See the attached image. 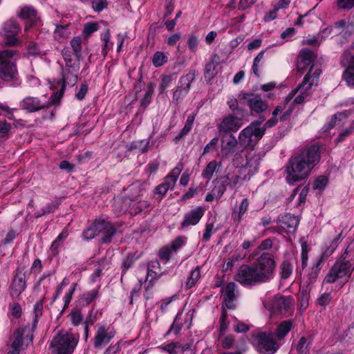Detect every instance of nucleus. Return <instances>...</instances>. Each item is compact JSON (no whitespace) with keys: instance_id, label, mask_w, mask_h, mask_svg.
Here are the masks:
<instances>
[{"instance_id":"obj_62","label":"nucleus","mask_w":354,"mask_h":354,"mask_svg":"<svg viewBox=\"0 0 354 354\" xmlns=\"http://www.w3.org/2000/svg\"><path fill=\"white\" fill-rule=\"evenodd\" d=\"M337 6L342 10H351L354 8V0H337Z\"/></svg>"},{"instance_id":"obj_64","label":"nucleus","mask_w":354,"mask_h":354,"mask_svg":"<svg viewBox=\"0 0 354 354\" xmlns=\"http://www.w3.org/2000/svg\"><path fill=\"white\" fill-rule=\"evenodd\" d=\"M98 29V24L95 22H89L85 24L83 32L85 35L88 36L97 31Z\"/></svg>"},{"instance_id":"obj_14","label":"nucleus","mask_w":354,"mask_h":354,"mask_svg":"<svg viewBox=\"0 0 354 354\" xmlns=\"http://www.w3.org/2000/svg\"><path fill=\"white\" fill-rule=\"evenodd\" d=\"M322 73V70L316 68L314 71L311 67L308 73L304 76L302 82L298 86L296 89L292 90L287 97V102L290 100L298 92L307 93L309 96L311 93L312 86L317 85L319 80V77Z\"/></svg>"},{"instance_id":"obj_22","label":"nucleus","mask_w":354,"mask_h":354,"mask_svg":"<svg viewBox=\"0 0 354 354\" xmlns=\"http://www.w3.org/2000/svg\"><path fill=\"white\" fill-rule=\"evenodd\" d=\"M242 100L250 107L252 114L262 113L268 109L267 103L258 95L245 93L243 94Z\"/></svg>"},{"instance_id":"obj_35","label":"nucleus","mask_w":354,"mask_h":354,"mask_svg":"<svg viewBox=\"0 0 354 354\" xmlns=\"http://www.w3.org/2000/svg\"><path fill=\"white\" fill-rule=\"evenodd\" d=\"M348 116L347 112H340L333 115L331 119L326 123V124L323 127V130L324 132L329 131L331 129L337 125V122L342 121L344 119H346Z\"/></svg>"},{"instance_id":"obj_17","label":"nucleus","mask_w":354,"mask_h":354,"mask_svg":"<svg viewBox=\"0 0 354 354\" xmlns=\"http://www.w3.org/2000/svg\"><path fill=\"white\" fill-rule=\"evenodd\" d=\"M239 147L236 138L232 134L223 136L221 143L222 158H234L239 153Z\"/></svg>"},{"instance_id":"obj_9","label":"nucleus","mask_w":354,"mask_h":354,"mask_svg":"<svg viewBox=\"0 0 354 354\" xmlns=\"http://www.w3.org/2000/svg\"><path fill=\"white\" fill-rule=\"evenodd\" d=\"M263 120H257L243 129L239 135V142L244 146H254L264 135L265 128L261 127Z\"/></svg>"},{"instance_id":"obj_15","label":"nucleus","mask_w":354,"mask_h":354,"mask_svg":"<svg viewBox=\"0 0 354 354\" xmlns=\"http://www.w3.org/2000/svg\"><path fill=\"white\" fill-rule=\"evenodd\" d=\"M195 72L190 71L185 75L182 76L178 81V86L173 93V101L178 104L188 94L190 90L191 84L195 80Z\"/></svg>"},{"instance_id":"obj_19","label":"nucleus","mask_w":354,"mask_h":354,"mask_svg":"<svg viewBox=\"0 0 354 354\" xmlns=\"http://www.w3.org/2000/svg\"><path fill=\"white\" fill-rule=\"evenodd\" d=\"M243 124V117L231 113L224 117L218 126L219 132L229 133L237 131Z\"/></svg>"},{"instance_id":"obj_51","label":"nucleus","mask_w":354,"mask_h":354,"mask_svg":"<svg viewBox=\"0 0 354 354\" xmlns=\"http://www.w3.org/2000/svg\"><path fill=\"white\" fill-rule=\"evenodd\" d=\"M265 52V50H261L254 59L252 70L254 74L257 76H259V67L261 65V61L263 59Z\"/></svg>"},{"instance_id":"obj_45","label":"nucleus","mask_w":354,"mask_h":354,"mask_svg":"<svg viewBox=\"0 0 354 354\" xmlns=\"http://www.w3.org/2000/svg\"><path fill=\"white\" fill-rule=\"evenodd\" d=\"M149 145V140H140L133 142L130 145L131 150H138L139 152L143 153L148 151Z\"/></svg>"},{"instance_id":"obj_13","label":"nucleus","mask_w":354,"mask_h":354,"mask_svg":"<svg viewBox=\"0 0 354 354\" xmlns=\"http://www.w3.org/2000/svg\"><path fill=\"white\" fill-rule=\"evenodd\" d=\"M277 227H270L268 230L272 233H294L299 224V218L290 213L281 214L277 217Z\"/></svg>"},{"instance_id":"obj_46","label":"nucleus","mask_w":354,"mask_h":354,"mask_svg":"<svg viewBox=\"0 0 354 354\" xmlns=\"http://www.w3.org/2000/svg\"><path fill=\"white\" fill-rule=\"evenodd\" d=\"M344 80L349 86H354V65L347 67L342 74Z\"/></svg>"},{"instance_id":"obj_42","label":"nucleus","mask_w":354,"mask_h":354,"mask_svg":"<svg viewBox=\"0 0 354 354\" xmlns=\"http://www.w3.org/2000/svg\"><path fill=\"white\" fill-rule=\"evenodd\" d=\"M217 61L210 60L205 68V78L211 80L216 75Z\"/></svg>"},{"instance_id":"obj_4","label":"nucleus","mask_w":354,"mask_h":354,"mask_svg":"<svg viewBox=\"0 0 354 354\" xmlns=\"http://www.w3.org/2000/svg\"><path fill=\"white\" fill-rule=\"evenodd\" d=\"M116 232L115 227L104 217L96 218L93 222L82 232L83 239L90 241L101 234L103 243H110Z\"/></svg>"},{"instance_id":"obj_38","label":"nucleus","mask_w":354,"mask_h":354,"mask_svg":"<svg viewBox=\"0 0 354 354\" xmlns=\"http://www.w3.org/2000/svg\"><path fill=\"white\" fill-rule=\"evenodd\" d=\"M70 32L68 30V25L66 26H56L54 30V38L59 42H62L64 39L68 37Z\"/></svg>"},{"instance_id":"obj_36","label":"nucleus","mask_w":354,"mask_h":354,"mask_svg":"<svg viewBox=\"0 0 354 354\" xmlns=\"http://www.w3.org/2000/svg\"><path fill=\"white\" fill-rule=\"evenodd\" d=\"M101 39L102 41V54L105 57L113 46V43L111 41V33L109 29L102 35Z\"/></svg>"},{"instance_id":"obj_54","label":"nucleus","mask_w":354,"mask_h":354,"mask_svg":"<svg viewBox=\"0 0 354 354\" xmlns=\"http://www.w3.org/2000/svg\"><path fill=\"white\" fill-rule=\"evenodd\" d=\"M298 354H308L309 352V343L306 337H302L297 344Z\"/></svg>"},{"instance_id":"obj_49","label":"nucleus","mask_w":354,"mask_h":354,"mask_svg":"<svg viewBox=\"0 0 354 354\" xmlns=\"http://www.w3.org/2000/svg\"><path fill=\"white\" fill-rule=\"evenodd\" d=\"M71 46L74 51L75 55L79 59L82 56V40L80 37H74L71 41Z\"/></svg>"},{"instance_id":"obj_30","label":"nucleus","mask_w":354,"mask_h":354,"mask_svg":"<svg viewBox=\"0 0 354 354\" xmlns=\"http://www.w3.org/2000/svg\"><path fill=\"white\" fill-rule=\"evenodd\" d=\"M160 349L169 354H178L183 352L188 348V345H182L178 342H171L169 344H163L160 347Z\"/></svg>"},{"instance_id":"obj_32","label":"nucleus","mask_w":354,"mask_h":354,"mask_svg":"<svg viewBox=\"0 0 354 354\" xmlns=\"http://www.w3.org/2000/svg\"><path fill=\"white\" fill-rule=\"evenodd\" d=\"M220 167H221V162H218L215 160L210 161L203 170L201 176L203 178L207 179L208 181L210 180L212 178L214 172Z\"/></svg>"},{"instance_id":"obj_23","label":"nucleus","mask_w":354,"mask_h":354,"mask_svg":"<svg viewBox=\"0 0 354 354\" xmlns=\"http://www.w3.org/2000/svg\"><path fill=\"white\" fill-rule=\"evenodd\" d=\"M26 288L25 274L18 269L9 287V293L12 298H18Z\"/></svg>"},{"instance_id":"obj_60","label":"nucleus","mask_w":354,"mask_h":354,"mask_svg":"<svg viewBox=\"0 0 354 354\" xmlns=\"http://www.w3.org/2000/svg\"><path fill=\"white\" fill-rule=\"evenodd\" d=\"M173 252L171 249L168 245H166L160 250L158 256L161 260L167 262Z\"/></svg>"},{"instance_id":"obj_3","label":"nucleus","mask_w":354,"mask_h":354,"mask_svg":"<svg viewBox=\"0 0 354 354\" xmlns=\"http://www.w3.org/2000/svg\"><path fill=\"white\" fill-rule=\"evenodd\" d=\"M265 156L264 152H256L251 150L244 154H236L232 158L233 165L241 169L244 178L250 179L259 171L260 162Z\"/></svg>"},{"instance_id":"obj_29","label":"nucleus","mask_w":354,"mask_h":354,"mask_svg":"<svg viewBox=\"0 0 354 354\" xmlns=\"http://www.w3.org/2000/svg\"><path fill=\"white\" fill-rule=\"evenodd\" d=\"M293 327V322L292 320H285L281 322L276 328L275 337L279 342H282L283 338L289 333Z\"/></svg>"},{"instance_id":"obj_43","label":"nucleus","mask_w":354,"mask_h":354,"mask_svg":"<svg viewBox=\"0 0 354 354\" xmlns=\"http://www.w3.org/2000/svg\"><path fill=\"white\" fill-rule=\"evenodd\" d=\"M174 74L164 75L160 77V84L159 86L160 93H163L165 89L171 86L176 80Z\"/></svg>"},{"instance_id":"obj_55","label":"nucleus","mask_w":354,"mask_h":354,"mask_svg":"<svg viewBox=\"0 0 354 354\" xmlns=\"http://www.w3.org/2000/svg\"><path fill=\"white\" fill-rule=\"evenodd\" d=\"M107 6V0H91V7L96 12H102Z\"/></svg>"},{"instance_id":"obj_48","label":"nucleus","mask_w":354,"mask_h":354,"mask_svg":"<svg viewBox=\"0 0 354 354\" xmlns=\"http://www.w3.org/2000/svg\"><path fill=\"white\" fill-rule=\"evenodd\" d=\"M71 324L74 326L80 325L84 320V317L79 310H72L69 314Z\"/></svg>"},{"instance_id":"obj_10","label":"nucleus","mask_w":354,"mask_h":354,"mask_svg":"<svg viewBox=\"0 0 354 354\" xmlns=\"http://www.w3.org/2000/svg\"><path fill=\"white\" fill-rule=\"evenodd\" d=\"M183 168V163L182 162H179L164 178V182L155 187L153 194L158 201H160L168 190L174 189L178 176Z\"/></svg>"},{"instance_id":"obj_12","label":"nucleus","mask_w":354,"mask_h":354,"mask_svg":"<svg viewBox=\"0 0 354 354\" xmlns=\"http://www.w3.org/2000/svg\"><path fill=\"white\" fill-rule=\"evenodd\" d=\"M33 335L29 328H18L12 335V350L8 354H19L21 349H25L32 342Z\"/></svg>"},{"instance_id":"obj_44","label":"nucleus","mask_w":354,"mask_h":354,"mask_svg":"<svg viewBox=\"0 0 354 354\" xmlns=\"http://www.w3.org/2000/svg\"><path fill=\"white\" fill-rule=\"evenodd\" d=\"M284 108H285V104L283 105H279L277 106L274 110L272 112V117L269 119L264 124V126L263 127L265 128V129L266 128H271L274 126H275L277 123V116L281 113V112H283V111L284 110Z\"/></svg>"},{"instance_id":"obj_27","label":"nucleus","mask_w":354,"mask_h":354,"mask_svg":"<svg viewBox=\"0 0 354 354\" xmlns=\"http://www.w3.org/2000/svg\"><path fill=\"white\" fill-rule=\"evenodd\" d=\"M236 285L234 282H230L223 290V301L227 308H233L235 306L234 301L238 297Z\"/></svg>"},{"instance_id":"obj_61","label":"nucleus","mask_w":354,"mask_h":354,"mask_svg":"<svg viewBox=\"0 0 354 354\" xmlns=\"http://www.w3.org/2000/svg\"><path fill=\"white\" fill-rule=\"evenodd\" d=\"M227 104L232 111H236L237 113H243V110L239 106V103L236 98L228 97Z\"/></svg>"},{"instance_id":"obj_16","label":"nucleus","mask_w":354,"mask_h":354,"mask_svg":"<svg viewBox=\"0 0 354 354\" xmlns=\"http://www.w3.org/2000/svg\"><path fill=\"white\" fill-rule=\"evenodd\" d=\"M115 336L113 328L109 325H100L97 328L93 338V346L95 348H102L109 344Z\"/></svg>"},{"instance_id":"obj_41","label":"nucleus","mask_w":354,"mask_h":354,"mask_svg":"<svg viewBox=\"0 0 354 354\" xmlns=\"http://www.w3.org/2000/svg\"><path fill=\"white\" fill-rule=\"evenodd\" d=\"M201 278V268L199 266H196L194 269L191 271L190 275L186 282V287L191 288L194 287Z\"/></svg>"},{"instance_id":"obj_56","label":"nucleus","mask_w":354,"mask_h":354,"mask_svg":"<svg viewBox=\"0 0 354 354\" xmlns=\"http://www.w3.org/2000/svg\"><path fill=\"white\" fill-rule=\"evenodd\" d=\"M331 300V294L329 292H324L317 299L316 302L317 305L321 306L322 307H326L330 303Z\"/></svg>"},{"instance_id":"obj_37","label":"nucleus","mask_w":354,"mask_h":354,"mask_svg":"<svg viewBox=\"0 0 354 354\" xmlns=\"http://www.w3.org/2000/svg\"><path fill=\"white\" fill-rule=\"evenodd\" d=\"M214 187L212 189L213 194L216 195V198H220L226 191L227 180L225 178H221L219 180H214Z\"/></svg>"},{"instance_id":"obj_40","label":"nucleus","mask_w":354,"mask_h":354,"mask_svg":"<svg viewBox=\"0 0 354 354\" xmlns=\"http://www.w3.org/2000/svg\"><path fill=\"white\" fill-rule=\"evenodd\" d=\"M150 207V203L148 201L142 200L133 203L130 206V211L132 214H137L142 211H147Z\"/></svg>"},{"instance_id":"obj_33","label":"nucleus","mask_w":354,"mask_h":354,"mask_svg":"<svg viewBox=\"0 0 354 354\" xmlns=\"http://www.w3.org/2000/svg\"><path fill=\"white\" fill-rule=\"evenodd\" d=\"M340 64L346 68L349 66L354 65V45L344 50L342 55Z\"/></svg>"},{"instance_id":"obj_6","label":"nucleus","mask_w":354,"mask_h":354,"mask_svg":"<svg viewBox=\"0 0 354 354\" xmlns=\"http://www.w3.org/2000/svg\"><path fill=\"white\" fill-rule=\"evenodd\" d=\"M353 249L354 241L348 245L344 252L330 269L324 278V281L325 283H333L338 279L342 278L347 274L351 275V263L349 261H346V259L349 254H352Z\"/></svg>"},{"instance_id":"obj_31","label":"nucleus","mask_w":354,"mask_h":354,"mask_svg":"<svg viewBox=\"0 0 354 354\" xmlns=\"http://www.w3.org/2000/svg\"><path fill=\"white\" fill-rule=\"evenodd\" d=\"M20 17L28 20L31 24H35L39 20L37 10L32 6H26L21 10Z\"/></svg>"},{"instance_id":"obj_2","label":"nucleus","mask_w":354,"mask_h":354,"mask_svg":"<svg viewBox=\"0 0 354 354\" xmlns=\"http://www.w3.org/2000/svg\"><path fill=\"white\" fill-rule=\"evenodd\" d=\"M276 263L273 256L262 253L251 265H242L235 275V280L243 287L250 288L268 283L274 277Z\"/></svg>"},{"instance_id":"obj_20","label":"nucleus","mask_w":354,"mask_h":354,"mask_svg":"<svg viewBox=\"0 0 354 354\" xmlns=\"http://www.w3.org/2000/svg\"><path fill=\"white\" fill-rule=\"evenodd\" d=\"M328 258L326 252H322L318 257H317L315 263L309 268H306L302 272L304 279L308 284L312 283L315 279L318 277L324 261Z\"/></svg>"},{"instance_id":"obj_21","label":"nucleus","mask_w":354,"mask_h":354,"mask_svg":"<svg viewBox=\"0 0 354 354\" xmlns=\"http://www.w3.org/2000/svg\"><path fill=\"white\" fill-rule=\"evenodd\" d=\"M20 31V27L15 20H8L6 21L1 34L6 39V43L8 46H15L18 44L17 35Z\"/></svg>"},{"instance_id":"obj_58","label":"nucleus","mask_w":354,"mask_h":354,"mask_svg":"<svg viewBox=\"0 0 354 354\" xmlns=\"http://www.w3.org/2000/svg\"><path fill=\"white\" fill-rule=\"evenodd\" d=\"M59 204L55 202H50L46 204L41 209L42 213L36 215V217H40L46 214L53 212L57 207Z\"/></svg>"},{"instance_id":"obj_18","label":"nucleus","mask_w":354,"mask_h":354,"mask_svg":"<svg viewBox=\"0 0 354 354\" xmlns=\"http://www.w3.org/2000/svg\"><path fill=\"white\" fill-rule=\"evenodd\" d=\"M51 98L50 102H43L38 97L30 96L26 97L20 102V107L30 113L36 112L40 109L48 107L50 104L58 102V100L55 97L54 95H52Z\"/></svg>"},{"instance_id":"obj_47","label":"nucleus","mask_w":354,"mask_h":354,"mask_svg":"<svg viewBox=\"0 0 354 354\" xmlns=\"http://www.w3.org/2000/svg\"><path fill=\"white\" fill-rule=\"evenodd\" d=\"M66 231H62L55 241H53L50 249L54 253H57L58 248L63 244V241L68 236Z\"/></svg>"},{"instance_id":"obj_24","label":"nucleus","mask_w":354,"mask_h":354,"mask_svg":"<svg viewBox=\"0 0 354 354\" xmlns=\"http://www.w3.org/2000/svg\"><path fill=\"white\" fill-rule=\"evenodd\" d=\"M203 207L198 206L185 213L183 221L180 223L182 228H186L192 225H197L205 214Z\"/></svg>"},{"instance_id":"obj_59","label":"nucleus","mask_w":354,"mask_h":354,"mask_svg":"<svg viewBox=\"0 0 354 354\" xmlns=\"http://www.w3.org/2000/svg\"><path fill=\"white\" fill-rule=\"evenodd\" d=\"M218 143V138H214L210 140L209 143L206 145V146L204 147L203 151L202 153V156L209 153L211 151H215L217 149V146Z\"/></svg>"},{"instance_id":"obj_11","label":"nucleus","mask_w":354,"mask_h":354,"mask_svg":"<svg viewBox=\"0 0 354 354\" xmlns=\"http://www.w3.org/2000/svg\"><path fill=\"white\" fill-rule=\"evenodd\" d=\"M256 337L261 354H274L283 344L277 340L273 332H261Z\"/></svg>"},{"instance_id":"obj_50","label":"nucleus","mask_w":354,"mask_h":354,"mask_svg":"<svg viewBox=\"0 0 354 354\" xmlns=\"http://www.w3.org/2000/svg\"><path fill=\"white\" fill-rule=\"evenodd\" d=\"M167 61V57L162 52L157 51L153 56L152 62L154 66L160 67Z\"/></svg>"},{"instance_id":"obj_26","label":"nucleus","mask_w":354,"mask_h":354,"mask_svg":"<svg viewBox=\"0 0 354 354\" xmlns=\"http://www.w3.org/2000/svg\"><path fill=\"white\" fill-rule=\"evenodd\" d=\"M314 59V53L308 48H303L300 51L298 56V61L297 64V70L299 71L303 72L306 71L308 66H310V68L312 67L314 71L315 68H314L313 66L311 65Z\"/></svg>"},{"instance_id":"obj_25","label":"nucleus","mask_w":354,"mask_h":354,"mask_svg":"<svg viewBox=\"0 0 354 354\" xmlns=\"http://www.w3.org/2000/svg\"><path fill=\"white\" fill-rule=\"evenodd\" d=\"M71 68L72 67H68V68L64 71L62 87L59 91L53 93L58 102L62 97L66 85L73 86L77 82V74L71 71Z\"/></svg>"},{"instance_id":"obj_34","label":"nucleus","mask_w":354,"mask_h":354,"mask_svg":"<svg viewBox=\"0 0 354 354\" xmlns=\"http://www.w3.org/2000/svg\"><path fill=\"white\" fill-rule=\"evenodd\" d=\"M249 204L250 203L248 198H243L241 201L238 209L234 210L232 214L234 221L240 222L243 220L244 214L248 209Z\"/></svg>"},{"instance_id":"obj_1","label":"nucleus","mask_w":354,"mask_h":354,"mask_svg":"<svg viewBox=\"0 0 354 354\" xmlns=\"http://www.w3.org/2000/svg\"><path fill=\"white\" fill-rule=\"evenodd\" d=\"M321 146L312 141L299 149L288 160L286 171V180L289 185L304 180L311 173L321 160Z\"/></svg>"},{"instance_id":"obj_7","label":"nucleus","mask_w":354,"mask_h":354,"mask_svg":"<svg viewBox=\"0 0 354 354\" xmlns=\"http://www.w3.org/2000/svg\"><path fill=\"white\" fill-rule=\"evenodd\" d=\"M19 57L15 50L0 51V78L6 82L14 80L17 75L16 62Z\"/></svg>"},{"instance_id":"obj_52","label":"nucleus","mask_w":354,"mask_h":354,"mask_svg":"<svg viewBox=\"0 0 354 354\" xmlns=\"http://www.w3.org/2000/svg\"><path fill=\"white\" fill-rule=\"evenodd\" d=\"M328 184V179L325 176H318L314 183H313V189L318 190H324Z\"/></svg>"},{"instance_id":"obj_5","label":"nucleus","mask_w":354,"mask_h":354,"mask_svg":"<svg viewBox=\"0 0 354 354\" xmlns=\"http://www.w3.org/2000/svg\"><path fill=\"white\" fill-rule=\"evenodd\" d=\"M78 342V335L62 330L53 336L49 348L52 354H73Z\"/></svg>"},{"instance_id":"obj_53","label":"nucleus","mask_w":354,"mask_h":354,"mask_svg":"<svg viewBox=\"0 0 354 354\" xmlns=\"http://www.w3.org/2000/svg\"><path fill=\"white\" fill-rule=\"evenodd\" d=\"M99 296V287L83 294L82 300L87 304L91 303Z\"/></svg>"},{"instance_id":"obj_57","label":"nucleus","mask_w":354,"mask_h":354,"mask_svg":"<svg viewBox=\"0 0 354 354\" xmlns=\"http://www.w3.org/2000/svg\"><path fill=\"white\" fill-rule=\"evenodd\" d=\"M186 243V238L183 236H178L168 246L171 249L173 252L176 251L180 248Z\"/></svg>"},{"instance_id":"obj_39","label":"nucleus","mask_w":354,"mask_h":354,"mask_svg":"<svg viewBox=\"0 0 354 354\" xmlns=\"http://www.w3.org/2000/svg\"><path fill=\"white\" fill-rule=\"evenodd\" d=\"M293 271V265L288 260H283L280 266V275L283 279H288Z\"/></svg>"},{"instance_id":"obj_63","label":"nucleus","mask_w":354,"mask_h":354,"mask_svg":"<svg viewBox=\"0 0 354 354\" xmlns=\"http://www.w3.org/2000/svg\"><path fill=\"white\" fill-rule=\"evenodd\" d=\"M214 228V225L213 223H208L205 225V231L203 234V241L207 242L210 240Z\"/></svg>"},{"instance_id":"obj_8","label":"nucleus","mask_w":354,"mask_h":354,"mask_svg":"<svg viewBox=\"0 0 354 354\" xmlns=\"http://www.w3.org/2000/svg\"><path fill=\"white\" fill-rule=\"evenodd\" d=\"M264 306L273 315L283 317L292 315L294 312V299L291 296L276 295L270 303H263Z\"/></svg>"},{"instance_id":"obj_28","label":"nucleus","mask_w":354,"mask_h":354,"mask_svg":"<svg viewBox=\"0 0 354 354\" xmlns=\"http://www.w3.org/2000/svg\"><path fill=\"white\" fill-rule=\"evenodd\" d=\"M222 178H225L227 186H230L231 188L239 186L243 181L249 180V179L244 178V174H242L241 169L236 167L233 172L229 173Z\"/></svg>"}]
</instances>
